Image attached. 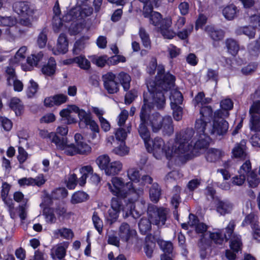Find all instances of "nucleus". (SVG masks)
Here are the masks:
<instances>
[{"instance_id": "19", "label": "nucleus", "mask_w": 260, "mask_h": 260, "mask_svg": "<svg viewBox=\"0 0 260 260\" xmlns=\"http://www.w3.org/2000/svg\"><path fill=\"white\" fill-rule=\"evenodd\" d=\"M43 56L42 52L40 51L37 54H32L30 56L27 57L26 63L21 66L22 69L25 71H31L34 66H37L39 62L42 59Z\"/></svg>"}, {"instance_id": "64", "label": "nucleus", "mask_w": 260, "mask_h": 260, "mask_svg": "<svg viewBox=\"0 0 260 260\" xmlns=\"http://www.w3.org/2000/svg\"><path fill=\"white\" fill-rule=\"evenodd\" d=\"M250 116H260V101L257 100L253 102L249 109Z\"/></svg>"}, {"instance_id": "17", "label": "nucleus", "mask_w": 260, "mask_h": 260, "mask_svg": "<svg viewBox=\"0 0 260 260\" xmlns=\"http://www.w3.org/2000/svg\"><path fill=\"white\" fill-rule=\"evenodd\" d=\"M39 135L43 139H46L54 143L57 147L63 148L65 140L60 139L59 136H57L55 133H49L47 130L41 129L40 130Z\"/></svg>"}, {"instance_id": "43", "label": "nucleus", "mask_w": 260, "mask_h": 260, "mask_svg": "<svg viewBox=\"0 0 260 260\" xmlns=\"http://www.w3.org/2000/svg\"><path fill=\"white\" fill-rule=\"evenodd\" d=\"M230 238L231 239L230 245L231 249L235 252H238L241 250L242 245L241 236L233 234Z\"/></svg>"}, {"instance_id": "12", "label": "nucleus", "mask_w": 260, "mask_h": 260, "mask_svg": "<svg viewBox=\"0 0 260 260\" xmlns=\"http://www.w3.org/2000/svg\"><path fill=\"white\" fill-rule=\"evenodd\" d=\"M13 10L19 15L32 17L37 11L34 7L27 2H17L13 5Z\"/></svg>"}, {"instance_id": "27", "label": "nucleus", "mask_w": 260, "mask_h": 260, "mask_svg": "<svg viewBox=\"0 0 260 260\" xmlns=\"http://www.w3.org/2000/svg\"><path fill=\"white\" fill-rule=\"evenodd\" d=\"M56 61L54 58L50 57L47 63L42 68V72L46 76H51L53 75L56 70Z\"/></svg>"}, {"instance_id": "7", "label": "nucleus", "mask_w": 260, "mask_h": 260, "mask_svg": "<svg viewBox=\"0 0 260 260\" xmlns=\"http://www.w3.org/2000/svg\"><path fill=\"white\" fill-rule=\"evenodd\" d=\"M147 215L152 224L156 225L158 228H161L165 225L169 217V209L149 204L147 208Z\"/></svg>"}, {"instance_id": "53", "label": "nucleus", "mask_w": 260, "mask_h": 260, "mask_svg": "<svg viewBox=\"0 0 260 260\" xmlns=\"http://www.w3.org/2000/svg\"><path fill=\"white\" fill-rule=\"evenodd\" d=\"M17 20L12 16H2L0 15V26H8L9 28L15 26Z\"/></svg>"}, {"instance_id": "46", "label": "nucleus", "mask_w": 260, "mask_h": 260, "mask_svg": "<svg viewBox=\"0 0 260 260\" xmlns=\"http://www.w3.org/2000/svg\"><path fill=\"white\" fill-rule=\"evenodd\" d=\"M19 29L16 27L12 26L7 28L4 34L5 39L9 42H14L18 37Z\"/></svg>"}, {"instance_id": "2", "label": "nucleus", "mask_w": 260, "mask_h": 260, "mask_svg": "<svg viewBox=\"0 0 260 260\" xmlns=\"http://www.w3.org/2000/svg\"><path fill=\"white\" fill-rule=\"evenodd\" d=\"M144 104L142 105L140 113L146 115V123L149 125L153 133H157L160 130L163 135L171 136L174 132V125L171 116H161L158 112L150 113L152 104L156 105L153 101L152 98L148 95V93H144ZM157 107V106H156Z\"/></svg>"}, {"instance_id": "36", "label": "nucleus", "mask_w": 260, "mask_h": 260, "mask_svg": "<svg viewBox=\"0 0 260 260\" xmlns=\"http://www.w3.org/2000/svg\"><path fill=\"white\" fill-rule=\"evenodd\" d=\"M221 155V151L217 149L210 148L206 154V160L209 162H215L218 160Z\"/></svg>"}, {"instance_id": "9", "label": "nucleus", "mask_w": 260, "mask_h": 260, "mask_svg": "<svg viewBox=\"0 0 260 260\" xmlns=\"http://www.w3.org/2000/svg\"><path fill=\"white\" fill-rule=\"evenodd\" d=\"M226 117H216L214 113V119L212 128L209 129L210 135L223 136L226 134L229 129V123L224 118Z\"/></svg>"}, {"instance_id": "62", "label": "nucleus", "mask_w": 260, "mask_h": 260, "mask_svg": "<svg viewBox=\"0 0 260 260\" xmlns=\"http://www.w3.org/2000/svg\"><path fill=\"white\" fill-rule=\"evenodd\" d=\"M47 41V32L46 28H44L39 34L37 38V45L40 48L45 47Z\"/></svg>"}, {"instance_id": "15", "label": "nucleus", "mask_w": 260, "mask_h": 260, "mask_svg": "<svg viewBox=\"0 0 260 260\" xmlns=\"http://www.w3.org/2000/svg\"><path fill=\"white\" fill-rule=\"evenodd\" d=\"M136 235V231L131 228L130 225L126 222H122L119 228L118 235L122 241L128 242Z\"/></svg>"}, {"instance_id": "29", "label": "nucleus", "mask_w": 260, "mask_h": 260, "mask_svg": "<svg viewBox=\"0 0 260 260\" xmlns=\"http://www.w3.org/2000/svg\"><path fill=\"white\" fill-rule=\"evenodd\" d=\"M210 122L206 121L203 118L197 119L195 122L194 128L199 135H210L209 129L207 131L206 127L208 123Z\"/></svg>"}, {"instance_id": "33", "label": "nucleus", "mask_w": 260, "mask_h": 260, "mask_svg": "<svg viewBox=\"0 0 260 260\" xmlns=\"http://www.w3.org/2000/svg\"><path fill=\"white\" fill-rule=\"evenodd\" d=\"M54 237L57 238L59 236L67 240L72 239L74 237V233L70 229L63 228L54 230L53 232Z\"/></svg>"}, {"instance_id": "23", "label": "nucleus", "mask_w": 260, "mask_h": 260, "mask_svg": "<svg viewBox=\"0 0 260 260\" xmlns=\"http://www.w3.org/2000/svg\"><path fill=\"white\" fill-rule=\"evenodd\" d=\"M205 31L214 41L222 40L224 37V32L221 29L217 28L212 25H207L205 27Z\"/></svg>"}, {"instance_id": "18", "label": "nucleus", "mask_w": 260, "mask_h": 260, "mask_svg": "<svg viewBox=\"0 0 260 260\" xmlns=\"http://www.w3.org/2000/svg\"><path fill=\"white\" fill-rule=\"evenodd\" d=\"M46 182V180L44 178L43 174H39L36 178L24 177L18 180V183L20 186H37L40 187L43 185Z\"/></svg>"}, {"instance_id": "4", "label": "nucleus", "mask_w": 260, "mask_h": 260, "mask_svg": "<svg viewBox=\"0 0 260 260\" xmlns=\"http://www.w3.org/2000/svg\"><path fill=\"white\" fill-rule=\"evenodd\" d=\"M107 186L110 191L116 197L127 198L129 196L133 195L132 201H137L139 197L143 194V189L141 187L136 189V185L131 182L125 184L121 178L115 177L112 178L111 183H107Z\"/></svg>"}, {"instance_id": "42", "label": "nucleus", "mask_w": 260, "mask_h": 260, "mask_svg": "<svg viewBox=\"0 0 260 260\" xmlns=\"http://www.w3.org/2000/svg\"><path fill=\"white\" fill-rule=\"evenodd\" d=\"M151 221L148 217L142 218L140 219L138 225L140 233L143 235H145L147 232L151 230Z\"/></svg>"}, {"instance_id": "63", "label": "nucleus", "mask_w": 260, "mask_h": 260, "mask_svg": "<svg viewBox=\"0 0 260 260\" xmlns=\"http://www.w3.org/2000/svg\"><path fill=\"white\" fill-rule=\"evenodd\" d=\"M256 62H250L241 69V73L244 75H249L253 73L257 68Z\"/></svg>"}, {"instance_id": "41", "label": "nucleus", "mask_w": 260, "mask_h": 260, "mask_svg": "<svg viewBox=\"0 0 260 260\" xmlns=\"http://www.w3.org/2000/svg\"><path fill=\"white\" fill-rule=\"evenodd\" d=\"M170 105L174 106L180 105L182 104L183 97L180 91L177 90H172L170 92Z\"/></svg>"}, {"instance_id": "38", "label": "nucleus", "mask_w": 260, "mask_h": 260, "mask_svg": "<svg viewBox=\"0 0 260 260\" xmlns=\"http://www.w3.org/2000/svg\"><path fill=\"white\" fill-rule=\"evenodd\" d=\"M89 199V196L86 192L78 191L72 195L71 203L74 204L80 203L87 201Z\"/></svg>"}, {"instance_id": "59", "label": "nucleus", "mask_w": 260, "mask_h": 260, "mask_svg": "<svg viewBox=\"0 0 260 260\" xmlns=\"http://www.w3.org/2000/svg\"><path fill=\"white\" fill-rule=\"evenodd\" d=\"M249 127L252 131L260 132V116H250Z\"/></svg>"}, {"instance_id": "57", "label": "nucleus", "mask_w": 260, "mask_h": 260, "mask_svg": "<svg viewBox=\"0 0 260 260\" xmlns=\"http://www.w3.org/2000/svg\"><path fill=\"white\" fill-rule=\"evenodd\" d=\"M43 215L45 216L47 223L53 224L56 222V218L52 208H45L43 211Z\"/></svg>"}, {"instance_id": "30", "label": "nucleus", "mask_w": 260, "mask_h": 260, "mask_svg": "<svg viewBox=\"0 0 260 260\" xmlns=\"http://www.w3.org/2000/svg\"><path fill=\"white\" fill-rule=\"evenodd\" d=\"M245 176L250 187L255 188L260 183V179L254 171L251 170V168L249 169L247 173H245Z\"/></svg>"}, {"instance_id": "5", "label": "nucleus", "mask_w": 260, "mask_h": 260, "mask_svg": "<svg viewBox=\"0 0 260 260\" xmlns=\"http://www.w3.org/2000/svg\"><path fill=\"white\" fill-rule=\"evenodd\" d=\"M149 152H152L157 159H161L165 156L168 159H171L173 155V149L165 145L164 140L159 137L154 138L148 141L145 145Z\"/></svg>"}, {"instance_id": "1", "label": "nucleus", "mask_w": 260, "mask_h": 260, "mask_svg": "<svg viewBox=\"0 0 260 260\" xmlns=\"http://www.w3.org/2000/svg\"><path fill=\"white\" fill-rule=\"evenodd\" d=\"M157 73L155 81H151L147 83L148 95L152 98L158 109H162L166 104L164 91H167L175 84L176 77L169 72L165 73V67L159 64L157 67Z\"/></svg>"}, {"instance_id": "54", "label": "nucleus", "mask_w": 260, "mask_h": 260, "mask_svg": "<svg viewBox=\"0 0 260 260\" xmlns=\"http://www.w3.org/2000/svg\"><path fill=\"white\" fill-rule=\"evenodd\" d=\"M92 220L95 229L101 235L103 232V220L100 218L97 212L94 211L92 216Z\"/></svg>"}, {"instance_id": "14", "label": "nucleus", "mask_w": 260, "mask_h": 260, "mask_svg": "<svg viewBox=\"0 0 260 260\" xmlns=\"http://www.w3.org/2000/svg\"><path fill=\"white\" fill-rule=\"evenodd\" d=\"M146 115L143 113H140V123L137 128L138 134L143 140L145 145H147L148 141H150L151 134L146 123Z\"/></svg>"}, {"instance_id": "49", "label": "nucleus", "mask_w": 260, "mask_h": 260, "mask_svg": "<svg viewBox=\"0 0 260 260\" xmlns=\"http://www.w3.org/2000/svg\"><path fill=\"white\" fill-rule=\"evenodd\" d=\"M237 33L239 35L243 34L248 36L249 39H252L255 35V29L253 26H246L238 28Z\"/></svg>"}, {"instance_id": "48", "label": "nucleus", "mask_w": 260, "mask_h": 260, "mask_svg": "<svg viewBox=\"0 0 260 260\" xmlns=\"http://www.w3.org/2000/svg\"><path fill=\"white\" fill-rule=\"evenodd\" d=\"M60 139L65 140V143L63 146V148H61L60 147H57L58 149L61 150H64L66 154L70 156H73L76 154H78L76 145H75L74 144H72L70 145H68L67 139L66 137L60 138Z\"/></svg>"}, {"instance_id": "44", "label": "nucleus", "mask_w": 260, "mask_h": 260, "mask_svg": "<svg viewBox=\"0 0 260 260\" xmlns=\"http://www.w3.org/2000/svg\"><path fill=\"white\" fill-rule=\"evenodd\" d=\"M27 51L26 46H22L17 51L15 56L10 59L12 64L18 63L25 58V53Z\"/></svg>"}, {"instance_id": "24", "label": "nucleus", "mask_w": 260, "mask_h": 260, "mask_svg": "<svg viewBox=\"0 0 260 260\" xmlns=\"http://www.w3.org/2000/svg\"><path fill=\"white\" fill-rule=\"evenodd\" d=\"M233 207V204L226 200H218L216 204V211L221 215L230 213Z\"/></svg>"}, {"instance_id": "20", "label": "nucleus", "mask_w": 260, "mask_h": 260, "mask_svg": "<svg viewBox=\"0 0 260 260\" xmlns=\"http://www.w3.org/2000/svg\"><path fill=\"white\" fill-rule=\"evenodd\" d=\"M69 245V242L63 241L54 246L51 250V255L53 259L55 256L58 259H62L66 255L67 249Z\"/></svg>"}, {"instance_id": "47", "label": "nucleus", "mask_w": 260, "mask_h": 260, "mask_svg": "<svg viewBox=\"0 0 260 260\" xmlns=\"http://www.w3.org/2000/svg\"><path fill=\"white\" fill-rule=\"evenodd\" d=\"M225 44L229 53L233 56H235L239 49L237 42L233 39H228L226 40Z\"/></svg>"}, {"instance_id": "25", "label": "nucleus", "mask_w": 260, "mask_h": 260, "mask_svg": "<svg viewBox=\"0 0 260 260\" xmlns=\"http://www.w3.org/2000/svg\"><path fill=\"white\" fill-rule=\"evenodd\" d=\"M149 198L151 202L157 203L160 200L161 194V189L159 184L156 183H153L149 190Z\"/></svg>"}, {"instance_id": "21", "label": "nucleus", "mask_w": 260, "mask_h": 260, "mask_svg": "<svg viewBox=\"0 0 260 260\" xmlns=\"http://www.w3.org/2000/svg\"><path fill=\"white\" fill-rule=\"evenodd\" d=\"M208 135H200V138L196 142L194 146H192V148L191 150L192 158L193 157L194 152L197 153L199 150H204L208 148L209 145L210 140Z\"/></svg>"}, {"instance_id": "39", "label": "nucleus", "mask_w": 260, "mask_h": 260, "mask_svg": "<svg viewBox=\"0 0 260 260\" xmlns=\"http://www.w3.org/2000/svg\"><path fill=\"white\" fill-rule=\"evenodd\" d=\"M210 242L206 239L204 236L201 238L198 243L199 247V253L202 259H204L207 256V249L209 247Z\"/></svg>"}, {"instance_id": "58", "label": "nucleus", "mask_w": 260, "mask_h": 260, "mask_svg": "<svg viewBox=\"0 0 260 260\" xmlns=\"http://www.w3.org/2000/svg\"><path fill=\"white\" fill-rule=\"evenodd\" d=\"M131 126L127 127V131L123 128H119L115 132V137L117 140L120 142H125V140L127 137V133H130Z\"/></svg>"}, {"instance_id": "10", "label": "nucleus", "mask_w": 260, "mask_h": 260, "mask_svg": "<svg viewBox=\"0 0 260 260\" xmlns=\"http://www.w3.org/2000/svg\"><path fill=\"white\" fill-rule=\"evenodd\" d=\"M79 125L81 128L89 127L94 133H99V127L97 123L92 119L91 114L87 113L85 110L81 111L79 113Z\"/></svg>"}, {"instance_id": "50", "label": "nucleus", "mask_w": 260, "mask_h": 260, "mask_svg": "<svg viewBox=\"0 0 260 260\" xmlns=\"http://www.w3.org/2000/svg\"><path fill=\"white\" fill-rule=\"evenodd\" d=\"M110 161V157L106 154L100 155L96 159V163L99 167L105 171L109 165Z\"/></svg>"}, {"instance_id": "61", "label": "nucleus", "mask_w": 260, "mask_h": 260, "mask_svg": "<svg viewBox=\"0 0 260 260\" xmlns=\"http://www.w3.org/2000/svg\"><path fill=\"white\" fill-rule=\"evenodd\" d=\"M120 211L110 208L108 211V215L107 218V222L108 224L112 225L117 219Z\"/></svg>"}, {"instance_id": "3", "label": "nucleus", "mask_w": 260, "mask_h": 260, "mask_svg": "<svg viewBox=\"0 0 260 260\" xmlns=\"http://www.w3.org/2000/svg\"><path fill=\"white\" fill-rule=\"evenodd\" d=\"M194 131L192 128H187L176 133L174 141V153L178 156L179 160L185 164L192 159L191 150L192 148V138Z\"/></svg>"}, {"instance_id": "45", "label": "nucleus", "mask_w": 260, "mask_h": 260, "mask_svg": "<svg viewBox=\"0 0 260 260\" xmlns=\"http://www.w3.org/2000/svg\"><path fill=\"white\" fill-rule=\"evenodd\" d=\"M53 13L54 14V16L53 18V25L59 28L62 26L63 23L61 22V18L59 17L61 11L58 1L55 3L53 7Z\"/></svg>"}, {"instance_id": "35", "label": "nucleus", "mask_w": 260, "mask_h": 260, "mask_svg": "<svg viewBox=\"0 0 260 260\" xmlns=\"http://www.w3.org/2000/svg\"><path fill=\"white\" fill-rule=\"evenodd\" d=\"M200 118L210 122L214 119L213 109L210 106H202L200 110Z\"/></svg>"}, {"instance_id": "52", "label": "nucleus", "mask_w": 260, "mask_h": 260, "mask_svg": "<svg viewBox=\"0 0 260 260\" xmlns=\"http://www.w3.org/2000/svg\"><path fill=\"white\" fill-rule=\"evenodd\" d=\"M75 63L81 69L84 70H89L90 68V62L84 55H80L76 57Z\"/></svg>"}, {"instance_id": "13", "label": "nucleus", "mask_w": 260, "mask_h": 260, "mask_svg": "<svg viewBox=\"0 0 260 260\" xmlns=\"http://www.w3.org/2000/svg\"><path fill=\"white\" fill-rule=\"evenodd\" d=\"M116 77V75L112 72L103 75L104 86L109 94H115L119 90V83L115 81Z\"/></svg>"}, {"instance_id": "6", "label": "nucleus", "mask_w": 260, "mask_h": 260, "mask_svg": "<svg viewBox=\"0 0 260 260\" xmlns=\"http://www.w3.org/2000/svg\"><path fill=\"white\" fill-rule=\"evenodd\" d=\"M148 18L150 24L159 28L161 34L165 38L171 39L175 36L176 33L170 28L172 24L171 17L162 19L161 15L155 12Z\"/></svg>"}, {"instance_id": "56", "label": "nucleus", "mask_w": 260, "mask_h": 260, "mask_svg": "<svg viewBox=\"0 0 260 260\" xmlns=\"http://www.w3.org/2000/svg\"><path fill=\"white\" fill-rule=\"evenodd\" d=\"M250 224L251 228H255L258 225L256 217L254 214L250 213L247 215L243 220L242 225L244 226Z\"/></svg>"}, {"instance_id": "32", "label": "nucleus", "mask_w": 260, "mask_h": 260, "mask_svg": "<svg viewBox=\"0 0 260 260\" xmlns=\"http://www.w3.org/2000/svg\"><path fill=\"white\" fill-rule=\"evenodd\" d=\"M57 49L62 54L66 53L68 50V41L64 34H61L58 38Z\"/></svg>"}, {"instance_id": "22", "label": "nucleus", "mask_w": 260, "mask_h": 260, "mask_svg": "<svg viewBox=\"0 0 260 260\" xmlns=\"http://www.w3.org/2000/svg\"><path fill=\"white\" fill-rule=\"evenodd\" d=\"M233 102L230 99L222 100L220 102V109L215 111V115L218 116H224L228 117L229 116V111L233 108Z\"/></svg>"}, {"instance_id": "8", "label": "nucleus", "mask_w": 260, "mask_h": 260, "mask_svg": "<svg viewBox=\"0 0 260 260\" xmlns=\"http://www.w3.org/2000/svg\"><path fill=\"white\" fill-rule=\"evenodd\" d=\"M235 226V221L234 220H232L225 228V233L223 234L222 231L220 230L215 232H209V238L215 244L221 245L224 239L227 241L232 237Z\"/></svg>"}, {"instance_id": "40", "label": "nucleus", "mask_w": 260, "mask_h": 260, "mask_svg": "<svg viewBox=\"0 0 260 260\" xmlns=\"http://www.w3.org/2000/svg\"><path fill=\"white\" fill-rule=\"evenodd\" d=\"M237 8L234 5H230L225 7L222 10V14L225 18L231 20L236 17Z\"/></svg>"}, {"instance_id": "31", "label": "nucleus", "mask_w": 260, "mask_h": 260, "mask_svg": "<svg viewBox=\"0 0 260 260\" xmlns=\"http://www.w3.org/2000/svg\"><path fill=\"white\" fill-rule=\"evenodd\" d=\"M117 77L124 90L125 91L128 90L131 82V77L129 74L124 72H121L117 75Z\"/></svg>"}, {"instance_id": "55", "label": "nucleus", "mask_w": 260, "mask_h": 260, "mask_svg": "<svg viewBox=\"0 0 260 260\" xmlns=\"http://www.w3.org/2000/svg\"><path fill=\"white\" fill-rule=\"evenodd\" d=\"M85 39L84 37H82L77 40L73 49V54L75 55L79 54L84 50L85 47Z\"/></svg>"}, {"instance_id": "34", "label": "nucleus", "mask_w": 260, "mask_h": 260, "mask_svg": "<svg viewBox=\"0 0 260 260\" xmlns=\"http://www.w3.org/2000/svg\"><path fill=\"white\" fill-rule=\"evenodd\" d=\"M139 35L141 40L143 46L147 49H150L151 47V42L150 36L144 28L142 27L139 28Z\"/></svg>"}, {"instance_id": "26", "label": "nucleus", "mask_w": 260, "mask_h": 260, "mask_svg": "<svg viewBox=\"0 0 260 260\" xmlns=\"http://www.w3.org/2000/svg\"><path fill=\"white\" fill-rule=\"evenodd\" d=\"M10 109L15 112L16 116H20L24 110L23 105L21 100L16 97L10 99L9 104Z\"/></svg>"}, {"instance_id": "51", "label": "nucleus", "mask_w": 260, "mask_h": 260, "mask_svg": "<svg viewBox=\"0 0 260 260\" xmlns=\"http://www.w3.org/2000/svg\"><path fill=\"white\" fill-rule=\"evenodd\" d=\"M127 176L129 179L133 182V185H136V189H138V183L140 182V173L137 169L132 168L129 169L127 171Z\"/></svg>"}, {"instance_id": "60", "label": "nucleus", "mask_w": 260, "mask_h": 260, "mask_svg": "<svg viewBox=\"0 0 260 260\" xmlns=\"http://www.w3.org/2000/svg\"><path fill=\"white\" fill-rule=\"evenodd\" d=\"M113 152L118 155L122 156L128 154L129 149L126 146L125 142H122L118 146L113 149Z\"/></svg>"}, {"instance_id": "16", "label": "nucleus", "mask_w": 260, "mask_h": 260, "mask_svg": "<svg viewBox=\"0 0 260 260\" xmlns=\"http://www.w3.org/2000/svg\"><path fill=\"white\" fill-rule=\"evenodd\" d=\"M251 168V162L249 160H246L240 167L238 172L239 175H237L232 178V183L235 185H242L246 180L245 173H247Z\"/></svg>"}, {"instance_id": "11", "label": "nucleus", "mask_w": 260, "mask_h": 260, "mask_svg": "<svg viewBox=\"0 0 260 260\" xmlns=\"http://www.w3.org/2000/svg\"><path fill=\"white\" fill-rule=\"evenodd\" d=\"M82 176L79 179V184L83 186L86 183L87 178L89 177V181L94 184L97 185L101 181V178L96 173H93V168L91 166H85L80 169Z\"/></svg>"}, {"instance_id": "37", "label": "nucleus", "mask_w": 260, "mask_h": 260, "mask_svg": "<svg viewBox=\"0 0 260 260\" xmlns=\"http://www.w3.org/2000/svg\"><path fill=\"white\" fill-rule=\"evenodd\" d=\"M122 167V165L120 161H115L110 163L105 172L108 175H114L121 170Z\"/></svg>"}, {"instance_id": "28", "label": "nucleus", "mask_w": 260, "mask_h": 260, "mask_svg": "<svg viewBox=\"0 0 260 260\" xmlns=\"http://www.w3.org/2000/svg\"><path fill=\"white\" fill-rule=\"evenodd\" d=\"M246 145V140L244 139L242 140L239 143L237 144L232 150L235 157L241 158L245 156Z\"/></svg>"}]
</instances>
